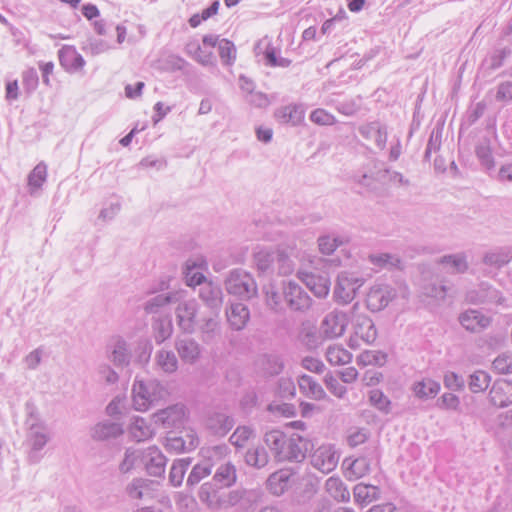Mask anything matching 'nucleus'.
<instances>
[{
  "mask_svg": "<svg viewBox=\"0 0 512 512\" xmlns=\"http://www.w3.org/2000/svg\"><path fill=\"white\" fill-rule=\"evenodd\" d=\"M263 442L270 450L276 462L300 463L314 444L298 433L287 435L281 430L272 429L263 435Z\"/></svg>",
  "mask_w": 512,
  "mask_h": 512,
  "instance_id": "obj_1",
  "label": "nucleus"
},
{
  "mask_svg": "<svg viewBox=\"0 0 512 512\" xmlns=\"http://www.w3.org/2000/svg\"><path fill=\"white\" fill-rule=\"evenodd\" d=\"M254 264L262 275H290L294 271V263L288 254L281 249H261L254 253Z\"/></svg>",
  "mask_w": 512,
  "mask_h": 512,
  "instance_id": "obj_2",
  "label": "nucleus"
},
{
  "mask_svg": "<svg viewBox=\"0 0 512 512\" xmlns=\"http://www.w3.org/2000/svg\"><path fill=\"white\" fill-rule=\"evenodd\" d=\"M168 396L167 389L157 380L136 378L132 386L133 406L138 411H147Z\"/></svg>",
  "mask_w": 512,
  "mask_h": 512,
  "instance_id": "obj_3",
  "label": "nucleus"
},
{
  "mask_svg": "<svg viewBox=\"0 0 512 512\" xmlns=\"http://www.w3.org/2000/svg\"><path fill=\"white\" fill-rule=\"evenodd\" d=\"M51 439V432L48 426L39 420L29 424L25 445L27 447V461L30 464H37L43 458L42 450Z\"/></svg>",
  "mask_w": 512,
  "mask_h": 512,
  "instance_id": "obj_4",
  "label": "nucleus"
},
{
  "mask_svg": "<svg viewBox=\"0 0 512 512\" xmlns=\"http://www.w3.org/2000/svg\"><path fill=\"white\" fill-rule=\"evenodd\" d=\"M225 288L229 294L243 300H249L257 295L258 288L253 276L243 269L237 268L229 272L225 279Z\"/></svg>",
  "mask_w": 512,
  "mask_h": 512,
  "instance_id": "obj_5",
  "label": "nucleus"
},
{
  "mask_svg": "<svg viewBox=\"0 0 512 512\" xmlns=\"http://www.w3.org/2000/svg\"><path fill=\"white\" fill-rule=\"evenodd\" d=\"M364 280L353 273L341 272L337 277L334 289V298L338 303L348 304L356 296L358 289L363 285Z\"/></svg>",
  "mask_w": 512,
  "mask_h": 512,
  "instance_id": "obj_6",
  "label": "nucleus"
},
{
  "mask_svg": "<svg viewBox=\"0 0 512 512\" xmlns=\"http://www.w3.org/2000/svg\"><path fill=\"white\" fill-rule=\"evenodd\" d=\"M187 419V410L183 404H174L153 414V420L163 428L180 429Z\"/></svg>",
  "mask_w": 512,
  "mask_h": 512,
  "instance_id": "obj_7",
  "label": "nucleus"
},
{
  "mask_svg": "<svg viewBox=\"0 0 512 512\" xmlns=\"http://www.w3.org/2000/svg\"><path fill=\"white\" fill-rule=\"evenodd\" d=\"M283 297L288 307L297 312H305L312 305L308 293L296 282L288 281L283 287Z\"/></svg>",
  "mask_w": 512,
  "mask_h": 512,
  "instance_id": "obj_8",
  "label": "nucleus"
},
{
  "mask_svg": "<svg viewBox=\"0 0 512 512\" xmlns=\"http://www.w3.org/2000/svg\"><path fill=\"white\" fill-rule=\"evenodd\" d=\"M348 325L346 313L334 310L328 313L322 320L319 333L325 339H334L342 336Z\"/></svg>",
  "mask_w": 512,
  "mask_h": 512,
  "instance_id": "obj_9",
  "label": "nucleus"
},
{
  "mask_svg": "<svg viewBox=\"0 0 512 512\" xmlns=\"http://www.w3.org/2000/svg\"><path fill=\"white\" fill-rule=\"evenodd\" d=\"M338 461L339 456L330 444L319 446L310 455V464L323 474L332 472Z\"/></svg>",
  "mask_w": 512,
  "mask_h": 512,
  "instance_id": "obj_10",
  "label": "nucleus"
},
{
  "mask_svg": "<svg viewBox=\"0 0 512 512\" xmlns=\"http://www.w3.org/2000/svg\"><path fill=\"white\" fill-rule=\"evenodd\" d=\"M106 356L116 368H125L131 361V352L127 341L121 336H113L106 345Z\"/></svg>",
  "mask_w": 512,
  "mask_h": 512,
  "instance_id": "obj_11",
  "label": "nucleus"
},
{
  "mask_svg": "<svg viewBox=\"0 0 512 512\" xmlns=\"http://www.w3.org/2000/svg\"><path fill=\"white\" fill-rule=\"evenodd\" d=\"M175 313L180 329L187 334H193L196 331V316L198 313L196 300L190 299L179 302Z\"/></svg>",
  "mask_w": 512,
  "mask_h": 512,
  "instance_id": "obj_12",
  "label": "nucleus"
},
{
  "mask_svg": "<svg viewBox=\"0 0 512 512\" xmlns=\"http://www.w3.org/2000/svg\"><path fill=\"white\" fill-rule=\"evenodd\" d=\"M174 347L182 362L186 364L193 365L201 358L202 347L192 337L178 336L175 339Z\"/></svg>",
  "mask_w": 512,
  "mask_h": 512,
  "instance_id": "obj_13",
  "label": "nucleus"
},
{
  "mask_svg": "<svg viewBox=\"0 0 512 512\" xmlns=\"http://www.w3.org/2000/svg\"><path fill=\"white\" fill-rule=\"evenodd\" d=\"M466 300L475 305H488L502 304L504 298L500 291L488 283H481L477 288L467 292Z\"/></svg>",
  "mask_w": 512,
  "mask_h": 512,
  "instance_id": "obj_14",
  "label": "nucleus"
},
{
  "mask_svg": "<svg viewBox=\"0 0 512 512\" xmlns=\"http://www.w3.org/2000/svg\"><path fill=\"white\" fill-rule=\"evenodd\" d=\"M377 338V329L374 322L368 316L359 315L354 324V336L349 340L350 347L358 346L357 339L366 344H372Z\"/></svg>",
  "mask_w": 512,
  "mask_h": 512,
  "instance_id": "obj_15",
  "label": "nucleus"
},
{
  "mask_svg": "<svg viewBox=\"0 0 512 512\" xmlns=\"http://www.w3.org/2000/svg\"><path fill=\"white\" fill-rule=\"evenodd\" d=\"M396 297V291L388 285L374 286L366 298L367 308L372 312L383 310Z\"/></svg>",
  "mask_w": 512,
  "mask_h": 512,
  "instance_id": "obj_16",
  "label": "nucleus"
},
{
  "mask_svg": "<svg viewBox=\"0 0 512 512\" xmlns=\"http://www.w3.org/2000/svg\"><path fill=\"white\" fill-rule=\"evenodd\" d=\"M222 487L215 482L208 481L203 483L198 491V497L202 504L212 511H217L223 508L224 501L221 493Z\"/></svg>",
  "mask_w": 512,
  "mask_h": 512,
  "instance_id": "obj_17",
  "label": "nucleus"
},
{
  "mask_svg": "<svg viewBox=\"0 0 512 512\" xmlns=\"http://www.w3.org/2000/svg\"><path fill=\"white\" fill-rule=\"evenodd\" d=\"M149 475L160 477L165 472L167 463L166 457L156 446H150L143 450V461Z\"/></svg>",
  "mask_w": 512,
  "mask_h": 512,
  "instance_id": "obj_18",
  "label": "nucleus"
},
{
  "mask_svg": "<svg viewBox=\"0 0 512 512\" xmlns=\"http://www.w3.org/2000/svg\"><path fill=\"white\" fill-rule=\"evenodd\" d=\"M458 320L465 330L472 333L481 332L491 324L490 317L474 309H468L462 312Z\"/></svg>",
  "mask_w": 512,
  "mask_h": 512,
  "instance_id": "obj_19",
  "label": "nucleus"
},
{
  "mask_svg": "<svg viewBox=\"0 0 512 512\" xmlns=\"http://www.w3.org/2000/svg\"><path fill=\"white\" fill-rule=\"evenodd\" d=\"M198 295L213 313L220 312L223 304V292L219 285L211 281L206 282L199 288Z\"/></svg>",
  "mask_w": 512,
  "mask_h": 512,
  "instance_id": "obj_20",
  "label": "nucleus"
},
{
  "mask_svg": "<svg viewBox=\"0 0 512 512\" xmlns=\"http://www.w3.org/2000/svg\"><path fill=\"white\" fill-rule=\"evenodd\" d=\"M124 433L121 423L104 420L95 424L90 430V436L95 441H109Z\"/></svg>",
  "mask_w": 512,
  "mask_h": 512,
  "instance_id": "obj_21",
  "label": "nucleus"
},
{
  "mask_svg": "<svg viewBox=\"0 0 512 512\" xmlns=\"http://www.w3.org/2000/svg\"><path fill=\"white\" fill-rule=\"evenodd\" d=\"M489 399L499 408L512 404V382L505 379L496 380L489 391Z\"/></svg>",
  "mask_w": 512,
  "mask_h": 512,
  "instance_id": "obj_22",
  "label": "nucleus"
},
{
  "mask_svg": "<svg viewBox=\"0 0 512 512\" xmlns=\"http://www.w3.org/2000/svg\"><path fill=\"white\" fill-rule=\"evenodd\" d=\"M156 483L149 479L134 478L127 484L125 492L130 499L147 500L154 497Z\"/></svg>",
  "mask_w": 512,
  "mask_h": 512,
  "instance_id": "obj_23",
  "label": "nucleus"
},
{
  "mask_svg": "<svg viewBox=\"0 0 512 512\" xmlns=\"http://www.w3.org/2000/svg\"><path fill=\"white\" fill-rule=\"evenodd\" d=\"M213 314V316L203 317L197 327L199 337L204 344L215 342L221 335L219 313Z\"/></svg>",
  "mask_w": 512,
  "mask_h": 512,
  "instance_id": "obj_24",
  "label": "nucleus"
},
{
  "mask_svg": "<svg viewBox=\"0 0 512 512\" xmlns=\"http://www.w3.org/2000/svg\"><path fill=\"white\" fill-rule=\"evenodd\" d=\"M234 418L221 412L210 414L205 422L206 429L215 436H225L234 426Z\"/></svg>",
  "mask_w": 512,
  "mask_h": 512,
  "instance_id": "obj_25",
  "label": "nucleus"
},
{
  "mask_svg": "<svg viewBox=\"0 0 512 512\" xmlns=\"http://www.w3.org/2000/svg\"><path fill=\"white\" fill-rule=\"evenodd\" d=\"M61 66L68 72H77L85 65V60L74 46L65 45L58 51Z\"/></svg>",
  "mask_w": 512,
  "mask_h": 512,
  "instance_id": "obj_26",
  "label": "nucleus"
},
{
  "mask_svg": "<svg viewBox=\"0 0 512 512\" xmlns=\"http://www.w3.org/2000/svg\"><path fill=\"white\" fill-rule=\"evenodd\" d=\"M512 260V246H497L486 251L482 262L487 266L502 268Z\"/></svg>",
  "mask_w": 512,
  "mask_h": 512,
  "instance_id": "obj_27",
  "label": "nucleus"
},
{
  "mask_svg": "<svg viewBox=\"0 0 512 512\" xmlns=\"http://www.w3.org/2000/svg\"><path fill=\"white\" fill-rule=\"evenodd\" d=\"M227 321L233 330L240 331L250 319V311L243 303H231L226 310Z\"/></svg>",
  "mask_w": 512,
  "mask_h": 512,
  "instance_id": "obj_28",
  "label": "nucleus"
},
{
  "mask_svg": "<svg viewBox=\"0 0 512 512\" xmlns=\"http://www.w3.org/2000/svg\"><path fill=\"white\" fill-rule=\"evenodd\" d=\"M180 293H167V294H158L147 299L143 304V310L147 314H158L165 310V308L171 304L178 302L180 300Z\"/></svg>",
  "mask_w": 512,
  "mask_h": 512,
  "instance_id": "obj_29",
  "label": "nucleus"
},
{
  "mask_svg": "<svg viewBox=\"0 0 512 512\" xmlns=\"http://www.w3.org/2000/svg\"><path fill=\"white\" fill-rule=\"evenodd\" d=\"M360 135L366 140H375L378 148L383 150L387 142V129L378 121L370 122L359 127Z\"/></svg>",
  "mask_w": 512,
  "mask_h": 512,
  "instance_id": "obj_30",
  "label": "nucleus"
},
{
  "mask_svg": "<svg viewBox=\"0 0 512 512\" xmlns=\"http://www.w3.org/2000/svg\"><path fill=\"white\" fill-rule=\"evenodd\" d=\"M301 280L307 288L318 298H325L330 290V280L325 275L302 274Z\"/></svg>",
  "mask_w": 512,
  "mask_h": 512,
  "instance_id": "obj_31",
  "label": "nucleus"
},
{
  "mask_svg": "<svg viewBox=\"0 0 512 512\" xmlns=\"http://www.w3.org/2000/svg\"><path fill=\"white\" fill-rule=\"evenodd\" d=\"M275 118L279 123L296 126L304 119V110L300 105L290 104L275 111Z\"/></svg>",
  "mask_w": 512,
  "mask_h": 512,
  "instance_id": "obj_32",
  "label": "nucleus"
},
{
  "mask_svg": "<svg viewBox=\"0 0 512 512\" xmlns=\"http://www.w3.org/2000/svg\"><path fill=\"white\" fill-rule=\"evenodd\" d=\"M269 461L270 457L266 447L262 445L250 447L244 455L245 464L258 470L265 468Z\"/></svg>",
  "mask_w": 512,
  "mask_h": 512,
  "instance_id": "obj_33",
  "label": "nucleus"
},
{
  "mask_svg": "<svg viewBox=\"0 0 512 512\" xmlns=\"http://www.w3.org/2000/svg\"><path fill=\"white\" fill-rule=\"evenodd\" d=\"M237 480V471L234 464L226 462L221 464L215 474L213 475L212 481L218 484L222 488H228L233 486Z\"/></svg>",
  "mask_w": 512,
  "mask_h": 512,
  "instance_id": "obj_34",
  "label": "nucleus"
},
{
  "mask_svg": "<svg viewBox=\"0 0 512 512\" xmlns=\"http://www.w3.org/2000/svg\"><path fill=\"white\" fill-rule=\"evenodd\" d=\"M291 474L287 470H279L272 473L267 479V488L276 495H282L289 487Z\"/></svg>",
  "mask_w": 512,
  "mask_h": 512,
  "instance_id": "obj_35",
  "label": "nucleus"
},
{
  "mask_svg": "<svg viewBox=\"0 0 512 512\" xmlns=\"http://www.w3.org/2000/svg\"><path fill=\"white\" fill-rule=\"evenodd\" d=\"M412 391L417 398L427 400L438 394L440 384L431 378H424L413 384Z\"/></svg>",
  "mask_w": 512,
  "mask_h": 512,
  "instance_id": "obj_36",
  "label": "nucleus"
},
{
  "mask_svg": "<svg viewBox=\"0 0 512 512\" xmlns=\"http://www.w3.org/2000/svg\"><path fill=\"white\" fill-rule=\"evenodd\" d=\"M300 390L307 396L315 400H322L326 393L322 386L311 376L302 375L298 380Z\"/></svg>",
  "mask_w": 512,
  "mask_h": 512,
  "instance_id": "obj_37",
  "label": "nucleus"
},
{
  "mask_svg": "<svg viewBox=\"0 0 512 512\" xmlns=\"http://www.w3.org/2000/svg\"><path fill=\"white\" fill-rule=\"evenodd\" d=\"M354 500L360 505H367L379 499L380 489L374 485L364 483L357 484L353 489Z\"/></svg>",
  "mask_w": 512,
  "mask_h": 512,
  "instance_id": "obj_38",
  "label": "nucleus"
},
{
  "mask_svg": "<svg viewBox=\"0 0 512 512\" xmlns=\"http://www.w3.org/2000/svg\"><path fill=\"white\" fill-rule=\"evenodd\" d=\"M369 261L380 269H402V260L396 254L390 253H378L370 254L368 256Z\"/></svg>",
  "mask_w": 512,
  "mask_h": 512,
  "instance_id": "obj_39",
  "label": "nucleus"
},
{
  "mask_svg": "<svg viewBox=\"0 0 512 512\" xmlns=\"http://www.w3.org/2000/svg\"><path fill=\"white\" fill-rule=\"evenodd\" d=\"M214 463L203 458L202 461L195 464L188 475L186 485L192 488L200 483L205 477L209 476L212 472Z\"/></svg>",
  "mask_w": 512,
  "mask_h": 512,
  "instance_id": "obj_40",
  "label": "nucleus"
},
{
  "mask_svg": "<svg viewBox=\"0 0 512 512\" xmlns=\"http://www.w3.org/2000/svg\"><path fill=\"white\" fill-rule=\"evenodd\" d=\"M325 487L329 495L336 501L348 502L350 500V492L340 478H328L325 482Z\"/></svg>",
  "mask_w": 512,
  "mask_h": 512,
  "instance_id": "obj_41",
  "label": "nucleus"
},
{
  "mask_svg": "<svg viewBox=\"0 0 512 512\" xmlns=\"http://www.w3.org/2000/svg\"><path fill=\"white\" fill-rule=\"evenodd\" d=\"M154 339L157 344L163 343L171 337L173 325L169 316L155 318L152 322Z\"/></svg>",
  "mask_w": 512,
  "mask_h": 512,
  "instance_id": "obj_42",
  "label": "nucleus"
},
{
  "mask_svg": "<svg viewBox=\"0 0 512 512\" xmlns=\"http://www.w3.org/2000/svg\"><path fill=\"white\" fill-rule=\"evenodd\" d=\"M157 366L167 374L178 370V359L173 351L161 349L155 355Z\"/></svg>",
  "mask_w": 512,
  "mask_h": 512,
  "instance_id": "obj_43",
  "label": "nucleus"
},
{
  "mask_svg": "<svg viewBox=\"0 0 512 512\" xmlns=\"http://www.w3.org/2000/svg\"><path fill=\"white\" fill-rule=\"evenodd\" d=\"M331 365H345L351 362L352 354L341 345H329L325 353Z\"/></svg>",
  "mask_w": 512,
  "mask_h": 512,
  "instance_id": "obj_44",
  "label": "nucleus"
},
{
  "mask_svg": "<svg viewBox=\"0 0 512 512\" xmlns=\"http://www.w3.org/2000/svg\"><path fill=\"white\" fill-rule=\"evenodd\" d=\"M129 431L131 437L137 442L148 440L154 434V430L147 423V421L139 417L135 418L134 422L130 426Z\"/></svg>",
  "mask_w": 512,
  "mask_h": 512,
  "instance_id": "obj_45",
  "label": "nucleus"
},
{
  "mask_svg": "<svg viewBox=\"0 0 512 512\" xmlns=\"http://www.w3.org/2000/svg\"><path fill=\"white\" fill-rule=\"evenodd\" d=\"M191 463L190 458L177 459L173 462L169 472V482L178 487L182 484L186 470Z\"/></svg>",
  "mask_w": 512,
  "mask_h": 512,
  "instance_id": "obj_46",
  "label": "nucleus"
},
{
  "mask_svg": "<svg viewBox=\"0 0 512 512\" xmlns=\"http://www.w3.org/2000/svg\"><path fill=\"white\" fill-rule=\"evenodd\" d=\"M439 263L448 265L452 273H465L469 268L464 253L444 255L440 258Z\"/></svg>",
  "mask_w": 512,
  "mask_h": 512,
  "instance_id": "obj_47",
  "label": "nucleus"
},
{
  "mask_svg": "<svg viewBox=\"0 0 512 512\" xmlns=\"http://www.w3.org/2000/svg\"><path fill=\"white\" fill-rule=\"evenodd\" d=\"M475 153L481 165L484 166L487 170H490L494 167L495 162L492 155L490 140L488 138H483L480 140V142L476 145Z\"/></svg>",
  "mask_w": 512,
  "mask_h": 512,
  "instance_id": "obj_48",
  "label": "nucleus"
},
{
  "mask_svg": "<svg viewBox=\"0 0 512 512\" xmlns=\"http://www.w3.org/2000/svg\"><path fill=\"white\" fill-rule=\"evenodd\" d=\"M490 375L483 371L477 370L469 376L468 387L472 393L484 392L490 383Z\"/></svg>",
  "mask_w": 512,
  "mask_h": 512,
  "instance_id": "obj_49",
  "label": "nucleus"
},
{
  "mask_svg": "<svg viewBox=\"0 0 512 512\" xmlns=\"http://www.w3.org/2000/svg\"><path fill=\"white\" fill-rule=\"evenodd\" d=\"M255 437V430L250 426H238L229 438V442L236 448H243L247 442Z\"/></svg>",
  "mask_w": 512,
  "mask_h": 512,
  "instance_id": "obj_50",
  "label": "nucleus"
},
{
  "mask_svg": "<svg viewBox=\"0 0 512 512\" xmlns=\"http://www.w3.org/2000/svg\"><path fill=\"white\" fill-rule=\"evenodd\" d=\"M344 465L347 466L349 472L356 478L366 475L370 471V460L367 457L361 456L354 460L345 459Z\"/></svg>",
  "mask_w": 512,
  "mask_h": 512,
  "instance_id": "obj_51",
  "label": "nucleus"
},
{
  "mask_svg": "<svg viewBox=\"0 0 512 512\" xmlns=\"http://www.w3.org/2000/svg\"><path fill=\"white\" fill-rule=\"evenodd\" d=\"M261 367L270 376H275L283 371L284 363L280 356L269 354L261 358Z\"/></svg>",
  "mask_w": 512,
  "mask_h": 512,
  "instance_id": "obj_52",
  "label": "nucleus"
},
{
  "mask_svg": "<svg viewBox=\"0 0 512 512\" xmlns=\"http://www.w3.org/2000/svg\"><path fill=\"white\" fill-rule=\"evenodd\" d=\"M47 178V165L38 163L28 175V185L31 189H39Z\"/></svg>",
  "mask_w": 512,
  "mask_h": 512,
  "instance_id": "obj_53",
  "label": "nucleus"
},
{
  "mask_svg": "<svg viewBox=\"0 0 512 512\" xmlns=\"http://www.w3.org/2000/svg\"><path fill=\"white\" fill-rule=\"evenodd\" d=\"M186 52L202 65L206 66L213 63L212 52L203 50L197 42L188 43L186 45Z\"/></svg>",
  "mask_w": 512,
  "mask_h": 512,
  "instance_id": "obj_54",
  "label": "nucleus"
},
{
  "mask_svg": "<svg viewBox=\"0 0 512 512\" xmlns=\"http://www.w3.org/2000/svg\"><path fill=\"white\" fill-rule=\"evenodd\" d=\"M201 453L203 458L214 463V461L224 459L230 453V448L226 444H219L212 447L202 448Z\"/></svg>",
  "mask_w": 512,
  "mask_h": 512,
  "instance_id": "obj_55",
  "label": "nucleus"
},
{
  "mask_svg": "<svg viewBox=\"0 0 512 512\" xmlns=\"http://www.w3.org/2000/svg\"><path fill=\"white\" fill-rule=\"evenodd\" d=\"M219 56L226 65H231L236 59V48L232 41L221 39L218 46Z\"/></svg>",
  "mask_w": 512,
  "mask_h": 512,
  "instance_id": "obj_56",
  "label": "nucleus"
},
{
  "mask_svg": "<svg viewBox=\"0 0 512 512\" xmlns=\"http://www.w3.org/2000/svg\"><path fill=\"white\" fill-rule=\"evenodd\" d=\"M492 368L498 374L512 373V353L503 352L499 354L492 362Z\"/></svg>",
  "mask_w": 512,
  "mask_h": 512,
  "instance_id": "obj_57",
  "label": "nucleus"
},
{
  "mask_svg": "<svg viewBox=\"0 0 512 512\" xmlns=\"http://www.w3.org/2000/svg\"><path fill=\"white\" fill-rule=\"evenodd\" d=\"M138 460L143 461V451L127 448L124 459L119 465L120 471L123 473L129 472L136 465Z\"/></svg>",
  "mask_w": 512,
  "mask_h": 512,
  "instance_id": "obj_58",
  "label": "nucleus"
},
{
  "mask_svg": "<svg viewBox=\"0 0 512 512\" xmlns=\"http://www.w3.org/2000/svg\"><path fill=\"white\" fill-rule=\"evenodd\" d=\"M387 361V355L381 351H365L358 357V362L364 366H383Z\"/></svg>",
  "mask_w": 512,
  "mask_h": 512,
  "instance_id": "obj_59",
  "label": "nucleus"
},
{
  "mask_svg": "<svg viewBox=\"0 0 512 512\" xmlns=\"http://www.w3.org/2000/svg\"><path fill=\"white\" fill-rule=\"evenodd\" d=\"M369 400L371 405L378 410L384 413L390 412L391 401L381 390L375 389L370 391Z\"/></svg>",
  "mask_w": 512,
  "mask_h": 512,
  "instance_id": "obj_60",
  "label": "nucleus"
},
{
  "mask_svg": "<svg viewBox=\"0 0 512 512\" xmlns=\"http://www.w3.org/2000/svg\"><path fill=\"white\" fill-rule=\"evenodd\" d=\"M324 384L326 385L327 389L337 398L341 399L347 393V388L343 386L331 372L325 375Z\"/></svg>",
  "mask_w": 512,
  "mask_h": 512,
  "instance_id": "obj_61",
  "label": "nucleus"
},
{
  "mask_svg": "<svg viewBox=\"0 0 512 512\" xmlns=\"http://www.w3.org/2000/svg\"><path fill=\"white\" fill-rule=\"evenodd\" d=\"M197 264L195 261L188 260L186 262V282L189 286L199 285L200 287L206 283L205 276L200 272H193Z\"/></svg>",
  "mask_w": 512,
  "mask_h": 512,
  "instance_id": "obj_62",
  "label": "nucleus"
},
{
  "mask_svg": "<svg viewBox=\"0 0 512 512\" xmlns=\"http://www.w3.org/2000/svg\"><path fill=\"white\" fill-rule=\"evenodd\" d=\"M179 437L185 441V446L187 450H194L198 447L200 443V439L197 435V432L195 429L191 427H185L184 425L181 427V430L179 431V434H177Z\"/></svg>",
  "mask_w": 512,
  "mask_h": 512,
  "instance_id": "obj_63",
  "label": "nucleus"
},
{
  "mask_svg": "<svg viewBox=\"0 0 512 512\" xmlns=\"http://www.w3.org/2000/svg\"><path fill=\"white\" fill-rule=\"evenodd\" d=\"M342 242L331 236H322L318 239L319 250L324 255H331Z\"/></svg>",
  "mask_w": 512,
  "mask_h": 512,
  "instance_id": "obj_64",
  "label": "nucleus"
}]
</instances>
